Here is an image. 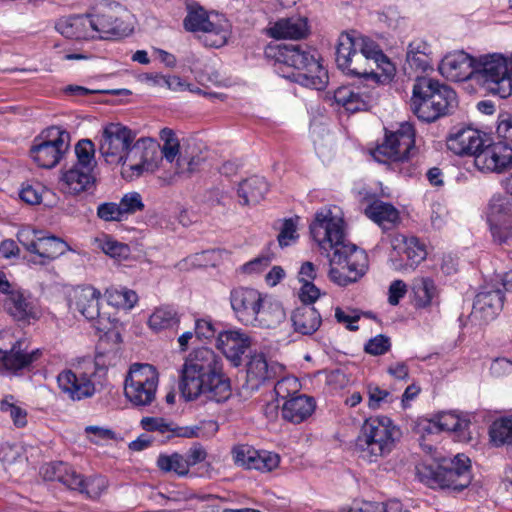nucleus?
<instances>
[{"instance_id": "obj_1", "label": "nucleus", "mask_w": 512, "mask_h": 512, "mask_svg": "<svg viewBox=\"0 0 512 512\" xmlns=\"http://www.w3.org/2000/svg\"><path fill=\"white\" fill-rule=\"evenodd\" d=\"M310 233L321 250L331 251L327 254L330 266L328 276L333 283L347 286L366 273L367 255L347 240L342 212L338 207L318 210L310 224Z\"/></svg>"}, {"instance_id": "obj_2", "label": "nucleus", "mask_w": 512, "mask_h": 512, "mask_svg": "<svg viewBox=\"0 0 512 512\" xmlns=\"http://www.w3.org/2000/svg\"><path fill=\"white\" fill-rule=\"evenodd\" d=\"M99 151L106 163L121 165L122 175L127 178L155 172L161 160L154 140L135 141V133L120 123H109L103 128Z\"/></svg>"}, {"instance_id": "obj_3", "label": "nucleus", "mask_w": 512, "mask_h": 512, "mask_svg": "<svg viewBox=\"0 0 512 512\" xmlns=\"http://www.w3.org/2000/svg\"><path fill=\"white\" fill-rule=\"evenodd\" d=\"M179 390L187 401L201 396L218 403L227 400L231 389L223 372L222 358L210 348L193 350L180 369Z\"/></svg>"}, {"instance_id": "obj_4", "label": "nucleus", "mask_w": 512, "mask_h": 512, "mask_svg": "<svg viewBox=\"0 0 512 512\" xmlns=\"http://www.w3.org/2000/svg\"><path fill=\"white\" fill-rule=\"evenodd\" d=\"M335 60L344 74L375 84L389 83L395 75V66L380 46L355 31L339 35Z\"/></svg>"}, {"instance_id": "obj_5", "label": "nucleus", "mask_w": 512, "mask_h": 512, "mask_svg": "<svg viewBox=\"0 0 512 512\" xmlns=\"http://www.w3.org/2000/svg\"><path fill=\"white\" fill-rule=\"evenodd\" d=\"M265 56L274 62L276 71L284 78L302 86L323 90L328 84V72L318 54L304 44H275L265 48Z\"/></svg>"}, {"instance_id": "obj_6", "label": "nucleus", "mask_w": 512, "mask_h": 512, "mask_svg": "<svg viewBox=\"0 0 512 512\" xmlns=\"http://www.w3.org/2000/svg\"><path fill=\"white\" fill-rule=\"evenodd\" d=\"M411 111L424 122H434L449 114L457 105L455 91L428 77H416L409 101Z\"/></svg>"}, {"instance_id": "obj_7", "label": "nucleus", "mask_w": 512, "mask_h": 512, "mask_svg": "<svg viewBox=\"0 0 512 512\" xmlns=\"http://www.w3.org/2000/svg\"><path fill=\"white\" fill-rule=\"evenodd\" d=\"M400 430L387 416H373L364 421L355 441L359 457L376 463L388 456L396 447Z\"/></svg>"}, {"instance_id": "obj_8", "label": "nucleus", "mask_w": 512, "mask_h": 512, "mask_svg": "<svg viewBox=\"0 0 512 512\" xmlns=\"http://www.w3.org/2000/svg\"><path fill=\"white\" fill-rule=\"evenodd\" d=\"M470 467V459L464 454H457L453 458H438L436 464H419L416 475L430 488L461 491L471 483Z\"/></svg>"}, {"instance_id": "obj_9", "label": "nucleus", "mask_w": 512, "mask_h": 512, "mask_svg": "<svg viewBox=\"0 0 512 512\" xmlns=\"http://www.w3.org/2000/svg\"><path fill=\"white\" fill-rule=\"evenodd\" d=\"M230 304L236 318L245 325L270 328L278 324L284 315L279 306L266 307L263 295L249 287L232 289Z\"/></svg>"}, {"instance_id": "obj_10", "label": "nucleus", "mask_w": 512, "mask_h": 512, "mask_svg": "<svg viewBox=\"0 0 512 512\" xmlns=\"http://www.w3.org/2000/svg\"><path fill=\"white\" fill-rule=\"evenodd\" d=\"M475 80L491 95L505 99L512 95V69L509 59L499 53L480 56Z\"/></svg>"}, {"instance_id": "obj_11", "label": "nucleus", "mask_w": 512, "mask_h": 512, "mask_svg": "<svg viewBox=\"0 0 512 512\" xmlns=\"http://www.w3.org/2000/svg\"><path fill=\"white\" fill-rule=\"evenodd\" d=\"M159 374L150 364L134 363L125 377L124 395L137 408L150 406L156 400Z\"/></svg>"}, {"instance_id": "obj_12", "label": "nucleus", "mask_w": 512, "mask_h": 512, "mask_svg": "<svg viewBox=\"0 0 512 512\" xmlns=\"http://www.w3.org/2000/svg\"><path fill=\"white\" fill-rule=\"evenodd\" d=\"M69 148V134L60 127H50L37 136L30 149V156L41 168L55 167Z\"/></svg>"}, {"instance_id": "obj_13", "label": "nucleus", "mask_w": 512, "mask_h": 512, "mask_svg": "<svg viewBox=\"0 0 512 512\" xmlns=\"http://www.w3.org/2000/svg\"><path fill=\"white\" fill-rule=\"evenodd\" d=\"M414 144V127L409 122H403L396 131H386L384 141L373 150L372 156L383 164L403 162L409 158Z\"/></svg>"}, {"instance_id": "obj_14", "label": "nucleus", "mask_w": 512, "mask_h": 512, "mask_svg": "<svg viewBox=\"0 0 512 512\" xmlns=\"http://www.w3.org/2000/svg\"><path fill=\"white\" fill-rule=\"evenodd\" d=\"M214 18L212 19L201 7L190 8L184 19V27L187 31L201 32L200 38L205 46L219 48L227 42L229 25L217 15Z\"/></svg>"}, {"instance_id": "obj_15", "label": "nucleus", "mask_w": 512, "mask_h": 512, "mask_svg": "<svg viewBox=\"0 0 512 512\" xmlns=\"http://www.w3.org/2000/svg\"><path fill=\"white\" fill-rule=\"evenodd\" d=\"M38 232L32 229H22L17 233L21 245L31 253L28 261L32 264L45 265L63 255L68 245L55 236H37Z\"/></svg>"}, {"instance_id": "obj_16", "label": "nucleus", "mask_w": 512, "mask_h": 512, "mask_svg": "<svg viewBox=\"0 0 512 512\" xmlns=\"http://www.w3.org/2000/svg\"><path fill=\"white\" fill-rule=\"evenodd\" d=\"M99 290L92 286H78L70 294L69 305L72 310L78 311L87 320L93 321V326L99 332H106L110 329L109 318L100 312Z\"/></svg>"}, {"instance_id": "obj_17", "label": "nucleus", "mask_w": 512, "mask_h": 512, "mask_svg": "<svg viewBox=\"0 0 512 512\" xmlns=\"http://www.w3.org/2000/svg\"><path fill=\"white\" fill-rule=\"evenodd\" d=\"M474 164L482 172L504 173L512 168V147L502 141L483 145L475 155Z\"/></svg>"}, {"instance_id": "obj_18", "label": "nucleus", "mask_w": 512, "mask_h": 512, "mask_svg": "<svg viewBox=\"0 0 512 512\" xmlns=\"http://www.w3.org/2000/svg\"><path fill=\"white\" fill-rule=\"evenodd\" d=\"M91 374L78 370H63L57 376L60 391L70 400L80 401L92 397L96 392Z\"/></svg>"}, {"instance_id": "obj_19", "label": "nucleus", "mask_w": 512, "mask_h": 512, "mask_svg": "<svg viewBox=\"0 0 512 512\" xmlns=\"http://www.w3.org/2000/svg\"><path fill=\"white\" fill-rule=\"evenodd\" d=\"M477 59L464 51H454L444 56L439 64V72L450 81L460 82L475 79Z\"/></svg>"}, {"instance_id": "obj_20", "label": "nucleus", "mask_w": 512, "mask_h": 512, "mask_svg": "<svg viewBox=\"0 0 512 512\" xmlns=\"http://www.w3.org/2000/svg\"><path fill=\"white\" fill-rule=\"evenodd\" d=\"M391 246L394 251L406 256L405 264L392 259L393 266L398 270L414 269L427 256L425 245L415 236L395 234L391 238Z\"/></svg>"}, {"instance_id": "obj_21", "label": "nucleus", "mask_w": 512, "mask_h": 512, "mask_svg": "<svg viewBox=\"0 0 512 512\" xmlns=\"http://www.w3.org/2000/svg\"><path fill=\"white\" fill-rule=\"evenodd\" d=\"M95 183L94 171L72 166L62 171L58 185L60 191L64 194L76 196L93 189Z\"/></svg>"}, {"instance_id": "obj_22", "label": "nucleus", "mask_w": 512, "mask_h": 512, "mask_svg": "<svg viewBox=\"0 0 512 512\" xmlns=\"http://www.w3.org/2000/svg\"><path fill=\"white\" fill-rule=\"evenodd\" d=\"M470 422L466 419H461L453 412H442L434 418L427 420L423 423L422 429L428 434L436 432H454L457 434L460 441L470 440L468 428Z\"/></svg>"}, {"instance_id": "obj_23", "label": "nucleus", "mask_w": 512, "mask_h": 512, "mask_svg": "<svg viewBox=\"0 0 512 512\" xmlns=\"http://www.w3.org/2000/svg\"><path fill=\"white\" fill-rule=\"evenodd\" d=\"M27 349L28 343L24 339L16 341L9 350L0 349V365L8 371H18L28 367L40 357L41 351Z\"/></svg>"}, {"instance_id": "obj_24", "label": "nucleus", "mask_w": 512, "mask_h": 512, "mask_svg": "<svg viewBox=\"0 0 512 512\" xmlns=\"http://www.w3.org/2000/svg\"><path fill=\"white\" fill-rule=\"evenodd\" d=\"M250 345V337L240 330L223 331L217 338V348L236 367L241 364L242 356Z\"/></svg>"}, {"instance_id": "obj_25", "label": "nucleus", "mask_w": 512, "mask_h": 512, "mask_svg": "<svg viewBox=\"0 0 512 512\" xmlns=\"http://www.w3.org/2000/svg\"><path fill=\"white\" fill-rule=\"evenodd\" d=\"M504 296L500 290L479 292L474 300L471 317L489 322L496 318L503 307Z\"/></svg>"}, {"instance_id": "obj_26", "label": "nucleus", "mask_w": 512, "mask_h": 512, "mask_svg": "<svg viewBox=\"0 0 512 512\" xmlns=\"http://www.w3.org/2000/svg\"><path fill=\"white\" fill-rule=\"evenodd\" d=\"M283 369V365L277 362H268L264 354H253L247 364V381L252 388H258L279 375Z\"/></svg>"}, {"instance_id": "obj_27", "label": "nucleus", "mask_w": 512, "mask_h": 512, "mask_svg": "<svg viewBox=\"0 0 512 512\" xmlns=\"http://www.w3.org/2000/svg\"><path fill=\"white\" fill-rule=\"evenodd\" d=\"M479 132L472 128H461L447 138L448 149L456 155H475L483 146Z\"/></svg>"}, {"instance_id": "obj_28", "label": "nucleus", "mask_w": 512, "mask_h": 512, "mask_svg": "<svg viewBox=\"0 0 512 512\" xmlns=\"http://www.w3.org/2000/svg\"><path fill=\"white\" fill-rule=\"evenodd\" d=\"M316 408L315 399L298 394L287 399L282 405V417L291 423L299 424L308 419Z\"/></svg>"}, {"instance_id": "obj_29", "label": "nucleus", "mask_w": 512, "mask_h": 512, "mask_svg": "<svg viewBox=\"0 0 512 512\" xmlns=\"http://www.w3.org/2000/svg\"><path fill=\"white\" fill-rule=\"evenodd\" d=\"M308 32L307 19L301 16L281 18L268 30L269 35L275 39H302Z\"/></svg>"}, {"instance_id": "obj_30", "label": "nucleus", "mask_w": 512, "mask_h": 512, "mask_svg": "<svg viewBox=\"0 0 512 512\" xmlns=\"http://www.w3.org/2000/svg\"><path fill=\"white\" fill-rule=\"evenodd\" d=\"M43 478L48 481H59L71 490L79 491L83 485V476L70 465L63 462H52L41 468Z\"/></svg>"}, {"instance_id": "obj_31", "label": "nucleus", "mask_w": 512, "mask_h": 512, "mask_svg": "<svg viewBox=\"0 0 512 512\" xmlns=\"http://www.w3.org/2000/svg\"><path fill=\"white\" fill-rule=\"evenodd\" d=\"M56 30L66 38L76 40L93 39V29L90 16L75 15L59 19L55 26Z\"/></svg>"}, {"instance_id": "obj_32", "label": "nucleus", "mask_w": 512, "mask_h": 512, "mask_svg": "<svg viewBox=\"0 0 512 512\" xmlns=\"http://www.w3.org/2000/svg\"><path fill=\"white\" fill-rule=\"evenodd\" d=\"M89 16L92 26L91 29H93V33H95L93 34V39H104L110 36H120L122 34V21H120L112 8Z\"/></svg>"}, {"instance_id": "obj_33", "label": "nucleus", "mask_w": 512, "mask_h": 512, "mask_svg": "<svg viewBox=\"0 0 512 512\" xmlns=\"http://www.w3.org/2000/svg\"><path fill=\"white\" fill-rule=\"evenodd\" d=\"M406 62L416 72L425 73L432 70V48L423 39L411 41L407 47Z\"/></svg>"}, {"instance_id": "obj_34", "label": "nucleus", "mask_w": 512, "mask_h": 512, "mask_svg": "<svg viewBox=\"0 0 512 512\" xmlns=\"http://www.w3.org/2000/svg\"><path fill=\"white\" fill-rule=\"evenodd\" d=\"M294 330L302 335H312L321 325L319 312L310 305H301L291 315Z\"/></svg>"}, {"instance_id": "obj_35", "label": "nucleus", "mask_w": 512, "mask_h": 512, "mask_svg": "<svg viewBox=\"0 0 512 512\" xmlns=\"http://www.w3.org/2000/svg\"><path fill=\"white\" fill-rule=\"evenodd\" d=\"M365 215L381 226L390 229L400 222L399 211L390 203L375 200L365 208Z\"/></svg>"}, {"instance_id": "obj_36", "label": "nucleus", "mask_w": 512, "mask_h": 512, "mask_svg": "<svg viewBox=\"0 0 512 512\" xmlns=\"http://www.w3.org/2000/svg\"><path fill=\"white\" fill-rule=\"evenodd\" d=\"M5 306L9 314L16 320L36 318L37 312L33 302L19 290L13 289L7 294Z\"/></svg>"}, {"instance_id": "obj_37", "label": "nucleus", "mask_w": 512, "mask_h": 512, "mask_svg": "<svg viewBox=\"0 0 512 512\" xmlns=\"http://www.w3.org/2000/svg\"><path fill=\"white\" fill-rule=\"evenodd\" d=\"M334 99L337 104L347 111L356 112L366 110L370 105V97L361 93L358 88L342 86L335 90Z\"/></svg>"}, {"instance_id": "obj_38", "label": "nucleus", "mask_w": 512, "mask_h": 512, "mask_svg": "<svg viewBox=\"0 0 512 512\" xmlns=\"http://www.w3.org/2000/svg\"><path fill=\"white\" fill-rule=\"evenodd\" d=\"M268 191V184L263 177L253 176L240 183L238 195L241 204L254 205L259 203Z\"/></svg>"}, {"instance_id": "obj_39", "label": "nucleus", "mask_w": 512, "mask_h": 512, "mask_svg": "<svg viewBox=\"0 0 512 512\" xmlns=\"http://www.w3.org/2000/svg\"><path fill=\"white\" fill-rule=\"evenodd\" d=\"M412 291L415 306L418 308L428 307L438 299V289L429 277L415 278L412 283Z\"/></svg>"}, {"instance_id": "obj_40", "label": "nucleus", "mask_w": 512, "mask_h": 512, "mask_svg": "<svg viewBox=\"0 0 512 512\" xmlns=\"http://www.w3.org/2000/svg\"><path fill=\"white\" fill-rule=\"evenodd\" d=\"M94 242L98 249L115 260H126L130 256V247L123 242L117 241L108 234H102L95 238Z\"/></svg>"}, {"instance_id": "obj_41", "label": "nucleus", "mask_w": 512, "mask_h": 512, "mask_svg": "<svg viewBox=\"0 0 512 512\" xmlns=\"http://www.w3.org/2000/svg\"><path fill=\"white\" fill-rule=\"evenodd\" d=\"M179 323V316L176 310L170 306H161L157 308L149 317V327L158 332L171 329Z\"/></svg>"}, {"instance_id": "obj_42", "label": "nucleus", "mask_w": 512, "mask_h": 512, "mask_svg": "<svg viewBox=\"0 0 512 512\" xmlns=\"http://www.w3.org/2000/svg\"><path fill=\"white\" fill-rule=\"evenodd\" d=\"M105 296L109 305L122 309H131L138 301L136 292L123 287H110Z\"/></svg>"}, {"instance_id": "obj_43", "label": "nucleus", "mask_w": 512, "mask_h": 512, "mask_svg": "<svg viewBox=\"0 0 512 512\" xmlns=\"http://www.w3.org/2000/svg\"><path fill=\"white\" fill-rule=\"evenodd\" d=\"M489 436L497 447L512 444V417L495 420L489 428Z\"/></svg>"}, {"instance_id": "obj_44", "label": "nucleus", "mask_w": 512, "mask_h": 512, "mask_svg": "<svg viewBox=\"0 0 512 512\" xmlns=\"http://www.w3.org/2000/svg\"><path fill=\"white\" fill-rule=\"evenodd\" d=\"M157 467L163 472H173L178 476H186L189 473L185 457L179 453L160 454L157 458Z\"/></svg>"}, {"instance_id": "obj_45", "label": "nucleus", "mask_w": 512, "mask_h": 512, "mask_svg": "<svg viewBox=\"0 0 512 512\" xmlns=\"http://www.w3.org/2000/svg\"><path fill=\"white\" fill-rule=\"evenodd\" d=\"M77 161L73 166L94 171L96 167L95 146L89 139H82L75 145Z\"/></svg>"}, {"instance_id": "obj_46", "label": "nucleus", "mask_w": 512, "mask_h": 512, "mask_svg": "<svg viewBox=\"0 0 512 512\" xmlns=\"http://www.w3.org/2000/svg\"><path fill=\"white\" fill-rule=\"evenodd\" d=\"M511 211L512 205L508 198L502 195H494L489 203L490 225L503 222L505 219H512Z\"/></svg>"}, {"instance_id": "obj_47", "label": "nucleus", "mask_w": 512, "mask_h": 512, "mask_svg": "<svg viewBox=\"0 0 512 512\" xmlns=\"http://www.w3.org/2000/svg\"><path fill=\"white\" fill-rule=\"evenodd\" d=\"M279 463L280 458L278 454L266 450H257L251 469L259 470L261 472H270L277 468Z\"/></svg>"}, {"instance_id": "obj_48", "label": "nucleus", "mask_w": 512, "mask_h": 512, "mask_svg": "<svg viewBox=\"0 0 512 512\" xmlns=\"http://www.w3.org/2000/svg\"><path fill=\"white\" fill-rule=\"evenodd\" d=\"M256 449L250 445L242 444L233 447L232 458L236 465L251 469L253 459L256 456Z\"/></svg>"}, {"instance_id": "obj_49", "label": "nucleus", "mask_w": 512, "mask_h": 512, "mask_svg": "<svg viewBox=\"0 0 512 512\" xmlns=\"http://www.w3.org/2000/svg\"><path fill=\"white\" fill-rule=\"evenodd\" d=\"M300 384L295 377H283L276 382L274 386V392L277 398L287 400L290 397L295 396L299 390Z\"/></svg>"}, {"instance_id": "obj_50", "label": "nucleus", "mask_w": 512, "mask_h": 512, "mask_svg": "<svg viewBox=\"0 0 512 512\" xmlns=\"http://www.w3.org/2000/svg\"><path fill=\"white\" fill-rule=\"evenodd\" d=\"M107 488V481L102 476L83 477V485L79 492L86 494L90 498H97Z\"/></svg>"}, {"instance_id": "obj_51", "label": "nucleus", "mask_w": 512, "mask_h": 512, "mask_svg": "<svg viewBox=\"0 0 512 512\" xmlns=\"http://www.w3.org/2000/svg\"><path fill=\"white\" fill-rule=\"evenodd\" d=\"M494 242L507 244L512 241V219H505L503 222L490 225Z\"/></svg>"}, {"instance_id": "obj_52", "label": "nucleus", "mask_w": 512, "mask_h": 512, "mask_svg": "<svg viewBox=\"0 0 512 512\" xmlns=\"http://www.w3.org/2000/svg\"><path fill=\"white\" fill-rule=\"evenodd\" d=\"M0 409L8 413L15 426L22 428L27 424V412L23 408L13 404L7 398L1 401Z\"/></svg>"}, {"instance_id": "obj_53", "label": "nucleus", "mask_w": 512, "mask_h": 512, "mask_svg": "<svg viewBox=\"0 0 512 512\" xmlns=\"http://www.w3.org/2000/svg\"><path fill=\"white\" fill-rule=\"evenodd\" d=\"M368 397V405L372 409H378L384 403L393 402V396L389 391L373 384L368 385Z\"/></svg>"}, {"instance_id": "obj_54", "label": "nucleus", "mask_w": 512, "mask_h": 512, "mask_svg": "<svg viewBox=\"0 0 512 512\" xmlns=\"http://www.w3.org/2000/svg\"><path fill=\"white\" fill-rule=\"evenodd\" d=\"M118 204L123 217L141 211L144 208L142 198L137 192L125 194Z\"/></svg>"}, {"instance_id": "obj_55", "label": "nucleus", "mask_w": 512, "mask_h": 512, "mask_svg": "<svg viewBox=\"0 0 512 512\" xmlns=\"http://www.w3.org/2000/svg\"><path fill=\"white\" fill-rule=\"evenodd\" d=\"M298 238L297 224L294 219L284 220L281 230L278 234V242L281 247H287Z\"/></svg>"}, {"instance_id": "obj_56", "label": "nucleus", "mask_w": 512, "mask_h": 512, "mask_svg": "<svg viewBox=\"0 0 512 512\" xmlns=\"http://www.w3.org/2000/svg\"><path fill=\"white\" fill-rule=\"evenodd\" d=\"M43 190L44 188L40 183L25 184L20 190L19 196L27 204L36 205L42 200Z\"/></svg>"}, {"instance_id": "obj_57", "label": "nucleus", "mask_w": 512, "mask_h": 512, "mask_svg": "<svg viewBox=\"0 0 512 512\" xmlns=\"http://www.w3.org/2000/svg\"><path fill=\"white\" fill-rule=\"evenodd\" d=\"M97 216L103 221H122L123 215L118 203L105 202L97 207Z\"/></svg>"}, {"instance_id": "obj_58", "label": "nucleus", "mask_w": 512, "mask_h": 512, "mask_svg": "<svg viewBox=\"0 0 512 512\" xmlns=\"http://www.w3.org/2000/svg\"><path fill=\"white\" fill-rule=\"evenodd\" d=\"M391 347L390 339L385 335H377L365 344V351L368 354L377 356L385 354Z\"/></svg>"}, {"instance_id": "obj_59", "label": "nucleus", "mask_w": 512, "mask_h": 512, "mask_svg": "<svg viewBox=\"0 0 512 512\" xmlns=\"http://www.w3.org/2000/svg\"><path fill=\"white\" fill-rule=\"evenodd\" d=\"M141 426L144 430L149 432L166 433L172 431L173 423L167 422L161 417H144L141 420Z\"/></svg>"}, {"instance_id": "obj_60", "label": "nucleus", "mask_w": 512, "mask_h": 512, "mask_svg": "<svg viewBox=\"0 0 512 512\" xmlns=\"http://www.w3.org/2000/svg\"><path fill=\"white\" fill-rule=\"evenodd\" d=\"M335 318L339 323L345 324L346 328L349 329L350 331L358 330V326L354 325V323H356L360 319V314L357 313L355 310L346 312L341 308L337 307L335 309Z\"/></svg>"}, {"instance_id": "obj_61", "label": "nucleus", "mask_w": 512, "mask_h": 512, "mask_svg": "<svg viewBox=\"0 0 512 512\" xmlns=\"http://www.w3.org/2000/svg\"><path fill=\"white\" fill-rule=\"evenodd\" d=\"M271 263V258L262 255L254 258L253 260L245 263L242 266V271L246 274H258L264 271Z\"/></svg>"}, {"instance_id": "obj_62", "label": "nucleus", "mask_w": 512, "mask_h": 512, "mask_svg": "<svg viewBox=\"0 0 512 512\" xmlns=\"http://www.w3.org/2000/svg\"><path fill=\"white\" fill-rule=\"evenodd\" d=\"M496 133L505 143H512V115H501L498 119Z\"/></svg>"}, {"instance_id": "obj_63", "label": "nucleus", "mask_w": 512, "mask_h": 512, "mask_svg": "<svg viewBox=\"0 0 512 512\" xmlns=\"http://www.w3.org/2000/svg\"><path fill=\"white\" fill-rule=\"evenodd\" d=\"M320 296V290L314 285L313 282L303 283L299 290V298L303 305H310L314 303Z\"/></svg>"}, {"instance_id": "obj_64", "label": "nucleus", "mask_w": 512, "mask_h": 512, "mask_svg": "<svg viewBox=\"0 0 512 512\" xmlns=\"http://www.w3.org/2000/svg\"><path fill=\"white\" fill-rule=\"evenodd\" d=\"M492 375L502 377L512 373V361L507 358L495 359L490 367Z\"/></svg>"}]
</instances>
